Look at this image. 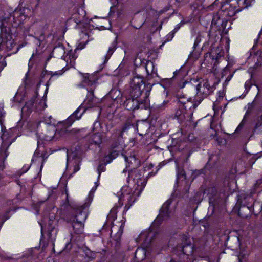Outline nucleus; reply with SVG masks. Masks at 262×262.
I'll return each mask as SVG.
<instances>
[{
  "mask_svg": "<svg viewBox=\"0 0 262 262\" xmlns=\"http://www.w3.org/2000/svg\"><path fill=\"white\" fill-rule=\"evenodd\" d=\"M28 70L23 79L22 83L18 89V91H22L23 94H19L17 92L12 98L13 105H17L21 103L25 98L29 96V100L25 103L21 108V118L17 122L16 126L10 128L9 130L4 124L6 113L4 109V104L0 103V126L1 128V139L2 143L1 145L0 152L4 151L5 157L7 159L9 153L8 148L11 144L14 142L17 136L22 134L28 135L33 131V120L30 116L33 112V73L31 69L33 68V54L31 56L28 64Z\"/></svg>",
  "mask_w": 262,
  "mask_h": 262,
  "instance_id": "obj_1",
  "label": "nucleus"
},
{
  "mask_svg": "<svg viewBox=\"0 0 262 262\" xmlns=\"http://www.w3.org/2000/svg\"><path fill=\"white\" fill-rule=\"evenodd\" d=\"M32 0H20L18 7L10 13L9 16L0 8V39L8 49H11L14 41L12 40L16 30L33 15Z\"/></svg>",
  "mask_w": 262,
  "mask_h": 262,
  "instance_id": "obj_2",
  "label": "nucleus"
},
{
  "mask_svg": "<svg viewBox=\"0 0 262 262\" xmlns=\"http://www.w3.org/2000/svg\"><path fill=\"white\" fill-rule=\"evenodd\" d=\"M74 209L76 212H78L79 214L76 215L71 221L73 228L76 234H82L84 230V222L86 218V214L82 211L85 209V206L82 205L80 207H75Z\"/></svg>",
  "mask_w": 262,
  "mask_h": 262,
  "instance_id": "obj_3",
  "label": "nucleus"
},
{
  "mask_svg": "<svg viewBox=\"0 0 262 262\" xmlns=\"http://www.w3.org/2000/svg\"><path fill=\"white\" fill-rule=\"evenodd\" d=\"M126 127H124L121 128H116L114 130L111 135V139L112 143L111 144V150H116L122 151L123 148V133L126 130Z\"/></svg>",
  "mask_w": 262,
  "mask_h": 262,
  "instance_id": "obj_4",
  "label": "nucleus"
},
{
  "mask_svg": "<svg viewBox=\"0 0 262 262\" xmlns=\"http://www.w3.org/2000/svg\"><path fill=\"white\" fill-rule=\"evenodd\" d=\"M148 96H146L143 101L140 102L138 99L136 98H129L124 102V106L129 111H133L136 109L141 108L146 109L149 106Z\"/></svg>",
  "mask_w": 262,
  "mask_h": 262,
  "instance_id": "obj_5",
  "label": "nucleus"
},
{
  "mask_svg": "<svg viewBox=\"0 0 262 262\" xmlns=\"http://www.w3.org/2000/svg\"><path fill=\"white\" fill-rule=\"evenodd\" d=\"M144 88L145 83L143 79L139 78H134L132 81L130 91V97L138 99Z\"/></svg>",
  "mask_w": 262,
  "mask_h": 262,
  "instance_id": "obj_6",
  "label": "nucleus"
},
{
  "mask_svg": "<svg viewBox=\"0 0 262 262\" xmlns=\"http://www.w3.org/2000/svg\"><path fill=\"white\" fill-rule=\"evenodd\" d=\"M128 179H133L135 183L138 186L144 188L146 184V181L142 176V172L137 169V168H133L129 170L128 174Z\"/></svg>",
  "mask_w": 262,
  "mask_h": 262,
  "instance_id": "obj_7",
  "label": "nucleus"
},
{
  "mask_svg": "<svg viewBox=\"0 0 262 262\" xmlns=\"http://www.w3.org/2000/svg\"><path fill=\"white\" fill-rule=\"evenodd\" d=\"M46 107L45 99L43 97L40 98L36 96L34 99V112L41 113Z\"/></svg>",
  "mask_w": 262,
  "mask_h": 262,
  "instance_id": "obj_8",
  "label": "nucleus"
},
{
  "mask_svg": "<svg viewBox=\"0 0 262 262\" xmlns=\"http://www.w3.org/2000/svg\"><path fill=\"white\" fill-rule=\"evenodd\" d=\"M124 158L129 166L132 165L134 168H137L140 166V161L135 157V155H130L129 157L124 156Z\"/></svg>",
  "mask_w": 262,
  "mask_h": 262,
  "instance_id": "obj_9",
  "label": "nucleus"
},
{
  "mask_svg": "<svg viewBox=\"0 0 262 262\" xmlns=\"http://www.w3.org/2000/svg\"><path fill=\"white\" fill-rule=\"evenodd\" d=\"M18 29H17L16 30V32L15 33V35H13V38H12V40H13L14 41V44L13 45L12 48L10 50L9 49H8V48H7V47L4 42V43H3L2 39H1V46L3 48L5 47V48L7 51H12L14 48V47H16V50L14 51H12V52L11 53L9 54V55H12V54L16 53L20 49V47L18 46L17 45L16 41L15 40L16 37L18 36Z\"/></svg>",
  "mask_w": 262,
  "mask_h": 262,
  "instance_id": "obj_10",
  "label": "nucleus"
},
{
  "mask_svg": "<svg viewBox=\"0 0 262 262\" xmlns=\"http://www.w3.org/2000/svg\"><path fill=\"white\" fill-rule=\"evenodd\" d=\"M18 29H17L16 30V32L15 33V35H13V38H12V40H13L14 41V44L13 45L12 48L10 50L9 49H8V48H7V47L4 42V43H3L2 39H1V46L3 48L5 47V48L7 51H12L14 48V47H16V50L14 51H12V52L11 53L9 54V55H12V54L16 53L20 49V47L18 46L17 45L16 41L15 40L16 37L18 36Z\"/></svg>",
  "mask_w": 262,
  "mask_h": 262,
  "instance_id": "obj_11",
  "label": "nucleus"
},
{
  "mask_svg": "<svg viewBox=\"0 0 262 262\" xmlns=\"http://www.w3.org/2000/svg\"><path fill=\"white\" fill-rule=\"evenodd\" d=\"M146 249L145 248H138L135 253V257L138 261H142L146 257Z\"/></svg>",
  "mask_w": 262,
  "mask_h": 262,
  "instance_id": "obj_12",
  "label": "nucleus"
},
{
  "mask_svg": "<svg viewBox=\"0 0 262 262\" xmlns=\"http://www.w3.org/2000/svg\"><path fill=\"white\" fill-rule=\"evenodd\" d=\"M33 163V157L32 158L31 160V164L30 165H24L23 168L18 170L17 172H16L15 173L12 174V178H16L18 179L23 174L26 173L28 171V170L30 169L31 165Z\"/></svg>",
  "mask_w": 262,
  "mask_h": 262,
  "instance_id": "obj_13",
  "label": "nucleus"
},
{
  "mask_svg": "<svg viewBox=\"0 0 262 262\" xmlns=\"http://www.w3.org/2000/svg\"><path fill=\"white\" fill-rule=\"evenodd\" d=\"M34 43L38 46L36 49V54L39 55L43 54L45 51V43L43 41L38 38H35L34 39Z\"/></svg>",
  "mask_w": 262,
  "mask_h": 262,
  "instance_id": "obj_14",
  "label": "nucleus"
},
{
  "mask_svg": "<svg viewBox=\"0 0 262 262\" xmlns=\"http://www.w3.org/2000/svg\"><path fill=\"white\" fill-rule=\"evenodd\" d=\"M226 14L230 17L234 16L236 13L240 11V9H237L236 7L232 6L230 5H228L225 10Z\"/></svg>",
  "mask_w": 262,
  "mask_h": 262,
  "instance_id": "obj_15",
  "label": "nucleus"
},
{
  "mask_svg": "<svg viewBox=\"0 0 262 262\" xmlns=\"http://www.w3.org/2000/svg\"><path fill=\"white\" fill-rule=\"evenodd\" d=\"M91 143L99 145L102 142V135L99 133L94 134L91 138Z\"/></svg>",
  "mask_w": 262,
  "mask_h": 262,
  "instance_id": "obj_16",
  "label": "nucleus"
},
{
  "mask_svg": "<svg viewBox=\"0 0 262 262\" xmlns=\"http://www.w3.org/2000/svg\"><path fill=\"white\" fill-rule=\"evenodd\" d=\"M96 98L94 97V91L93 90L88 91L87 98L85 100V102L89 107H93L95 103Z\"/></svg>",
  "mask_w": 262,
  "mask_h": 262,
  "instance_id": "obj_17",
  "label": "nucleus"
},
{
  "mask_svg": "<svg viewBox=\"0 0 262 262\" xmlns=\"http://www.w3.org/2000/svg\"><path fill=\"white\" fill-rule=\"evenodd\" d=\"M79 49H80L76 48L74 51L70 50L67 54V57H68V59L70 60V64L72 66L75 64V61L78 56L76 55V52L77 50Z\"/></svg>",
  "mask_w": 262,
  "mask_h": 262,
  "instance_id": "obj_18",
  "label": "nucleus"
},
{
  "mask_svg": "<svg viewBox=\"0 0 262 262\" xmlns=\"http://www.w3.org/2000/svg\"><path fill=\"white\" fill-rule=\"evenodd\" d=\"M121 151L116 150H111L110 153L105 157V159L107 163H110L114 159L117 157Z\"/></svg>",
  "mask_w": 262,
  "mask_h": 262,
  "instance_id": "obj_19",
  "label": "nucleus"
},
{
  "mask_svg": "<svg viewBox=\"0 0 262 262\" xmlns=\"http://www.w3.org/2000/svg\"><path fill=\"white\" fill-rule=\"evenodd\" d=\"M81 75L82 77V81L84 83L86 84H92L94 83V80L92 79L93 76L88 73L82 74Z\"/></svg>",
  "mask_w": 262,
  "mask_h": 262,
  "instance_id": "obj_20",
  "label": "nucleus"
},
{
  "mask_svg": "<svg viewBox=\"0 0 262 262\" xmlns=\"http://www.w3.org/2000/svg\"><path fill=\"white\" fill-rule=\"evenodd\" d=\"M204 90H203V93L205 96L209 95L212 91L213 88L211 86L210 84L208 83V81H205L203 84Z\"/></svg>",
  "mask_w": 262,
  "mask_h": 262,
  "instance_id": "obj_21",
  "label": "nucleus"
},
{
  "mask_svg": "<svg viewBox=\"0 0 262 262\" xmlns=\"http://www.w3.org/2000/svg\"><path fill=\"white\" fill-rule=\"evenodd\" d=\"M249 253L247 251H242L238 256V262H248Z\"/></svg>",
  "mask_w": 262,
  "mask_h": 262,
  "instance_id": "obj_22",
  "label": "nucleus"
},
{
  "mask_svg": "<svg viewBox=\"0 0 262 262\" xmlns=\"http://www.w3.org/2000/svg\"><path fill=\"white\" fill-rule=\"evenodd\" d=\"M23 258H26L25 262H29L33 258V247L29 248L28 252L23 255Z\"/></svg>",
  "mask_w": 262,
  "mask_h": 262,
  "instance_id": "obj_23",
  "label": "nucleus"
},
{
  "mask_svg": "<svg viewBox=\"0 0 262 262\" xmlns=\"http://www.w3.org/2000/svg\"><path fill=\"white\" fill-rule=\"evenodd\" d=\"M191 98H188L186 100L184 97H179V102L182 105V106L186 109L187 107H190L191 106L188 105L187 104L190 102Z\"/></svg>",
  "mask_w": 262,
  "mask_h": 262,
  "instance_id": "obj_24",
  "label": "nucleus"
},
{
  "mask_svg": "<svg viewBox=\"0 0 262 262\" xmlns=\"http://www.w3.org/2000/svg\"><path fill=\"white\" fill-rule=\"evenodd\" d=\"M184 178L186 179V174L183 168H178L177 169V178L181 179Z\"/></svg>",
  "mask_w": 262,
  "mask_h": 262,
  "instance_id": "obj_25",
  "label": "nucleus"
},
{
  "mask_svg": "<svg viewBox=\"0 0 262 262\" xmlns=\"http://www.w3.org/2000/svg\"><path fill=\"white\" fill-rule=\"evenodd\" d=\"M58 52H60L61 54L64 53V50L62 46L55 47L53 50V54H56Z\"/></svg>",
  "mask_w": 262,
  "mask_h": 262,
  "instance_id": "obj_26",
  "label": "nucleus"
},
{
  "mask_svg": "<svg viewBox=\"0 0 262 262\" xmlns=\"http://www.w3.org/2000/svg\"><path fill=\"white\" fill-rule=\"evenodd\" d=\"M237 4L238 5V8H236V9H240V11L242 10L247 8V7H244L245 6L246 4H245V3H243V0H237Z\"/></svg>",
  "mask_w": 262,
  "mask_h": 262,
  "instance_id": "obj_27",
  "label": "nucleus"
},
{
  "mask_svg": "<svg viewBox=\"0 0 262 262\" xmlns=\"http://www.w3.org/2000/svg\"><path fill=\"white\" fill-rule=\"evenodd\" d=\"M262 125V115L256 120V123L255 125V129Z\"/></svg>",
  "mask_w": 262,
  "mask_h": 262,
  "instance_id": "obj_28",
  "label": "nucleus"
},
{
  "mask_svg": "<svg viewBox=\"0 0 262 262\" xmlns=\"http://www.w3.org/2000/svg\"><path fill=\"white\" fill-rule=\"evenodd\" d=\"M167 212H168V209L167 208H163L162 210L161 211V212L160 213V215L162 216L163 217H164V216H168V215Z\"/></svg>",
  "mask_w": 262,
  "mask_h": 262,
  "instance_id": "obj_29",
  "label": "nucleus"
},
{
  "mask_svg": "<svg viewBox=\"0 0 262 262\" xmlns=\"http://www.w3.org/2000/svg\"><path fill=\"white\" fill-rule=\"evenodd\" d=\"M244 209L249 210L247 207L243 206V207H240L239 209V210H238V214H239V216H242L243 217H246V216L244 215L242 213V210H244Z\"/></svg>",
  "mask_w": 262,
  "mask_h": 262,
  "instance_id": "obj_30",
  "label": "nucleus"
},
{
  "mask_svg": "<svg viewBox=\"0 0 262 262\" xmlns=\"http://www.w3.org/2000/svg\"><path fill=\"white\" fill-rule=\"evenodd\" d=\"M243 3H245V6L244 7H247V8L251 5V2L252 0H243Z\"/></svg>",
  "mask_w": 262,
  "mask_h": 262,
  "instance_id": "obj_31",
  "label": "nucleus"
},
{
  "mask_svg": "<svg viewBox=\"0 0 262 262\" xmlns=\"http://www.w3.org/2000/svg\"><path fill=\"white\" fill-rule=\"evenodd\" d=\"M67 133V130L66 129L63 130H59L57 132L55 133L56 135L57 134H61V136H63L64 134Z\"/></svg>",
  "mask_w": 262,
  "mask_h": 262,
  "instance_id": "obj_32",
  "label": "nucleus"
},
{
  "mask_svg": "<svg viewBox=\"0 0 262 262\" xmlns=\"http://www.w3.org/2000/svg\"><path fill=\"white\" fill-rule=\"evenodd\" d=\"M150 13H152L154 15H156V18H158V17L159 16V14L158 13V12L157 11H156V10H155L154 9H151V10H150Z\"/></svg>",
  "mask_w": 262,
  "mask_h": 262,
  "instance_id": "obj_33",
  "label": "nucleus"
},
{
  "mask_svg": "<svg viewBox=\"0 0 262 262\" xmlns=\"http://www.w3.org/2000/svg\"><path fill=\"white\" fill-rule=\"evenodd\" d=\"M154 234V233L153 232H149L148 234V235H147V238L146 239L145 241H148V238H151ZM150 241H151V239H149V242H150Z\"/></svg>",
  "mask_w": 262,
  "mask_h": 262,
  "instance_id": "obj_34",
  "label": "nucleus"
},
{
  "mask_svg": "<svg viewBox=\"0 0 262 262\" xmlns=\"http://www.w3.org/2000/svg\"><path fill=\"white\" fill-rule=\"evenodd\" d=\"M79 169H80V166H79V164H77V165H75L74 168V172H76L78 171Z\"/></svg>",
  "mask_w": 262,
  "mask_h": 262,
  "instance_id": "obj_35",
  "label": "nucleus"
},
{
  "mask_svg": "<svg viewBox=\"0 0 262 262\" xmlns=\"http://www.w3.org/2000/svg\"><path fill=\"white\" fill-rule=\"evenodd\" d=\"M113 51H114V50L113 49L110 48L108 51V54L111 55Z\"/></svg>",
  "mask_w": 262,
  "mask_h": 262,
  "instance_id": "obj_36",
  "label": "nucleus"
},
{
  "mask_svg": "<svg viewBox=\"0 0 262 262\" xmlns=\"http://www.w3.org/2000/svg\"><path fill=\"white\" fill-rule=\"evenodd\" d=\"M7 203L9 205H11L12 204H13V201L12 200H9L8 202H7Z\"/></svg>",
  "mask_w": 262,
  "mask_h": 262,
  "instance_id": "obj_37",
  "label": "nucleus"
},
{
  "mask_svg": "<svg viewBox=\"0 0 262 262\" xmlns=\"http://www.w3.org/2000/svg\"><path fill=\"white\" fill-rule=\"evenodd\" d=\"M242 127V125L241 124H240L239 125V126L237 127V128L236 130L237 131V130L239 129Z\"/></svg>",
  "mask_w": 262,
  "mask_h": 262,
  "instance_id": "obj_38",
  "label": "nucleus"
},
{
  "mask_svg": "<svg viewBox=\"0 0 262 262\" xmlns=\"http://www.w3.org/2000/svg\"><path fill=\"white\" fill-rule=\"evenodd\" d=\"M16 182L18 185H20V182L19 180H16Z\"/></svg>",
  "mask_w": 262,
  "mask_h": 262,
  "instance_id": "obj_39",
  "label": "nucleus"
},
{
  "mask_svg": "<svg viewBox=\"0 0 262 262\" xmlns=\"http://www.w3.org/2000/svg\"><path fill=\"white\" fill-rule=\"evenodd\" d=\"M33 194V188H31L30 192V195L31 197H32V194Z\"/></svg>",
  "mask_w": 262,
  "mask_h": 262,
  "instance_id": "obj_40",
  "label": "nucleus"
},
{
  "mask_svg": "<svg viewBox=\"0 0 262 262\" xmlns=\"http://www.w3.org/2000/svg\"><path fill=\"white\" fill-rule=\"evenodd\" d=\"M70 246V248L71 247V244L70 243H68L66 245V248H68V246Z\"/></svg>",
  "mask_w": 262,
  "mask_h": 262,
  "instance_id": "obj_41",
  "label": "nucleus"
},
{
  "mask_svg": "<svg viewBox=\"0 0 262 262\" xmlns=\"http://www.w3.org/2000/svg\"><path fill=\"white\" fill-rule=\"evenodd\" d=\"M196 41H197V40ZM197 45H198V43L196 42V41H195L194 43V47H195Z\"/></svg>",
  "mask_w": 262,
  "mask_h": 262,
  "instance_id": "obj_42",
  "label": "nucleus"
},
{
  "mask_svg": "<svg viewBox=\"0 0 262 262\" xmlns=\"http://www.w3.org/2000/svg\"><path fill=\"white\" fill-rule=\"evenodd\" d=\"M52 221H51V220H50V221H49V224L50 225H51V226L52 225Z\"/></svg>",
  "mask_w": 262,
  "mask_h": 262,
  "instance_id": "obj_43",
  "label": "nucleus"
},
{
  "mask_svg": "<svg viewBox=\"0 0 262 262\" xmlns=\"http://www.w3.org/2000/svg\"><path fill=\"white\" fill-rule=\"evenodd\" d=\"M54 228V227H53V226H51V227H50V229L51 230H52Z\"/></svg>",
  "mask_w": 262,
  "mask_h": 262,
  "instance_id": "obj_44",
  "label": "nucleus"
},
{
  "mask_svg": "<svg viewBox=\"0 0 262 262\" xmlns=\"http://www.w3.org/2000/svg\"><path fill=\"white\" fill-rule=\"evenodd\" d=\"M184 248H185V247H183L182 250H183V252L184 254H186L185 252L184 251Z\"/></svg>",
  "mask_w": 262,
  "mask_h": 262,
  "instance_id": "obj_45",
  "label": "nucleus"
},
{
  "mask_svg": "<svg viewBox=\"0 0 262 262\" xmlns=\"http://www.w3.org/2000/svg\"><path fill=\"white\" fill-rule=\"evenodd\" d=\"M3 59V56L0 54V60H1Z\"/></svg>",
  "mask_w": 262,
  "mask_h": 262,
  "instance_id": "obj_46",
  "label": "nucleus"
},
{
  "mask_svg": "<svg viewBox=\"0 0 262 262\" xmlns=\"http://www.w3.org/2000/svg\"><path fill=\"white\" fill-rule=\"evenodd\" d=\"M211 159H212V157H211V156H210V157H209V161H210L211 160Z\"/></svg>",
  "mask_w": 262,
  "mask_h": 262,
  "instance_id": "obj_47",
  "label": "nucleus"
},
{
  "mask_svg": "<svg viewBox=\"0 0 262 262\" xmlns=\"http://www.w3.org/2000/svg\"><path fill=\"white\" fill-rule=\"evenodd\" d=\"M177 2H180V0H176Z\"/></svg>",
  "mask_w": 262,
  "mask_h": 262,
  "instance_id": "obj_48",
  "label": "nucleus"
},
{
  "mask_svg": "<svg viewBox=\"0 0 262 262\" xmlns=\"http://www.w3.org/2000/svg\"><path fill=\"white\" fill-rule=\"evenodd\" d=\"M77 112H78V110H76V111L75 112V113L76 114Z\"/></svg>",
  "mask_w": 262,
  "mask_h": 262,
  "instance_id": "obj_49",
  "label": "nucleus"
}]
</instances>
